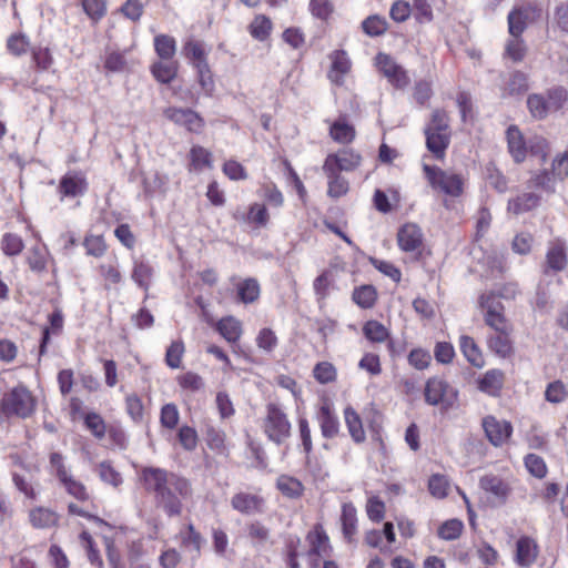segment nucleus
Listing matches in <instances>:
<instances>
[{
    "mask_svg": "<svg viewBox=\"0 0 568 568\" xmlns=\"http://www.w3.org/2000/svg\"><path fill=\"white\" fill-rule=\"evenodd\" d=\"M139 479L144 490L153 494L156 506L169 517L180 516L183 510L182 499L192 495L189 479L164 468L144 467Z\"/></svg>",
    "mask_w": 568,
    "mask_h": 568,
    "instance_id": "1",
    "label": "nucleus"
},
{
    "mask_svg": "<svg viewBox=\"0 0 568 568\" xmlns=\"http://www.w3.org/2000/svg\"><path fill=\"white\" fill-rule=\"evenodd\" d=\"M568 102V90L555 85L542 93H531L527 97V109L532 119L545 120L550 113L558 112Z\"/></svg>",
    "mask_w": 568,
    "mask_h": 568,
    "instance_id": "2",
    "label": "nucleus"
},
{
    "mask_svg": "<svg viewBox=\"0 0 568 568\" xmlns=\"http://www.w3.org/2000/svg\"><path fill=\"white\" fill-rule=\"evenodd\" d=\"M0 408L7 417L28 418L36 410V399L26 386L19 385L4 394Z\"/></svg>",
    "mask_w": 568,
    "mask_h": 568,
    "instance_id": "3",
    "label": "nucleus"
},
{
    "mask_svg": "<svg viewBox=\"0 0 568 568\" xmlns=\"http://www.w3.org/2000/svg\"><path fill=\"white\" fill-rule=\"evenodd\" d=\"M263 428L266 437L276 445L291 436V423L280 404L271 402L266 405Z\"/></svg>",
    "mask_w": 568,
    "mask_h": 568,
    "instance_id": "4",
    "label": "nucleus"
},
{
    "mask_svg": "<svg viewBox=\"0 0 568 568\" xmlns=\"http://www.w3.org/2000/svg\"><path fill=\"white\" fill-rule=\"evenodd\" d=\"M478 304L485 311L484 321L494 333L514 331L513 324L505 316V306L500 300H496V294L483 293L478 298Z\"/></svg>",
    "mask_w": 568,
    "mask_h": 568,
    "instance_id": "5",
    "label": "nucleus"
},
{
    "mask_svg": "<svg viewBox=\"0 0 568 568\" xmlns=\"http://www.w3.org/2000/svg\"><path fill=\"white\" fill-rule=\"evenodd\" d=\"M542 9L537 2L515 6L507 16L510 36H523L526 29L541 19Z\"/></svg>",
    "mask_w": 568,
    "mask_h": 568,
    "instance_id": "6",
    "label": "nucleus"
},
{
    "mask_svg": "<svg viewBox=\"0 0 568 568\" xmlns=\"http://www.w3.org/2000/svg\"><path fill=\"white\" fill-rule=\"evenodd\" d=\"M425 402L439 406L443 410L454 407L458 399V390L443 378L432 377L425 385Z\"/></svg>",
    "mask_w": 568,
    "mask_h": 568,
    "instance_id": "7",
    "label": "nucleus"
},
{
    "mask_svg": "<svg viewBox=\"0 0 568 568\" xmlns=\"http://www.w3.org/2000/svg\"><path fill=\"white\" fill-rule=\"evenodd\" d=\"M425 178L433 189H438L445 194L458 197L464 192V180L460 174H448L438 166L423 165Z\"/></svg>",
    "mask_w": 568,
    "mask_h": 568,
    "instance_id": "8",
    "label": "nucleus"
},
{
    "mask_svg": "<svg viewBox=\"0 0 568 568\" xmlns=\"http://www.w3.org/2000/svg\"><path fill=\"white\" fill-rule=\"evenodd\" d=\"M375 64L394 88L405 89L409 84L407 71L390 54L378 52L375 57Z\"/></svg>",
    "mask_w": 568,
    "mask_h": 568,
    "instance_id": "9",
    "label": "nucleus"
},
{
    "mask_svg": "<svg viewBox=\"0 0 568 568\" xmlns=\"http://www.w3.org/2000/svg\"><path fill=\"white\" fill-rule=\"evenodd\" d=\"M163 113L168 120L185 128L191 133L199 134L205 126V121L200 113L190 108L169 106Z\"/></svg>",
    "mask_w": 568,
    "mask_h": 568,
    "instance_id": "10",
    "label": "nucleus"
},
{
    "mask_svg": "<svg viewBox=\"0 0 568 568\" xmlns=\"http://www.w3.org/2000/svg\"><path fill=\"white\" fill-rule=\"evenodd\" d=\"M89 184L84 174L80 171H69L59 181L57 192L60 200L74 199L83 196L88 191Z\"/></svg>",
    "mask_w": 568,
    "mask_h": 568,
    "instance_id": "11",
    "label": "nucleus"
},
{
    "mask_svg": "<svg viewBox=\"0 0 568 568\" xmlns=\"http://www.w3.org/2000/svg\"><path fill=\"white\" fill-rule=\"evenodd\" d=\"M483 428L489 443L495 447L503 446L513 434V425L508 420H499L488 415L483 419Z\"/></svg>",
    "mask_w": 568,
    "mask_h": 568,
    "instance_id": "12",
    "label": "nucleus"
},
{
    "mask_svg": "<svg viewBox=\"0 0 568 568\" xmlns=\"http://www.w3.org/2000/svg\"><path fill=\"white\" fill-rule=\"evenodd\" d=\"M362 162V156L353 149H342L336 153H329L323 165H328L329 169H334L335 172L341 173L342 171L352 172L355 171Z\"/></svg>",
    "mask_w": 568,
    "mask_h": 568,
    "instance_id": "13",
    "label": "nucleus"
},
{
    "mask_svg": "<svg viewBox=\"0 0 568 568\" xmlns=\"http://www.w3.org/2000/svg\"><path fill=\"white\" fill-rule=\"evenodd\" d=\"M264 505L262 496L243 491L236 493L231 499L232 508L243 515L261 514Z\"/></svg>",
    "mask_w": 568,
    "mask_h": 568,
    "instance_id": "14",
    "label": "nucleus"
},
{
    "mask_svg": "<svg viewBox=\"0 0 568 568\" xmlns=\"http://www.w3.org/2000/svg\"><path fill=\"white\" fill-rule=\"evenodd\" d=\"M514 331L493 333L487 336V347L500 358H509L514 355V341L511 338Z\"/></svg>",
    "mask_w": 568,
    "mask_h": 568,
    "instance_id": "15",
    "label": "nucleus"
},
{
    "mask_svg": "<svg viewBox=\"0 0 568 568\" xmlns=\"http://www.w3.org/2000/svg\"><path fill=\"white\" fill-rule=\"evenodd\" d=\"M479 487L494 496L499 505H504L510 494L509 485L497 475H485L479 479Z\"/></svg>",
    "mask_w": 568,
    "mask_h": 568,
    "instance_id": "16",
    "label": "nucleus"
},
{
    "mask_svg": "<svg viewBox=\"0 0 568 568\" xmlns=\"http://www.w3.org/2000/svg\"><path fill=\"white\" fill-rule=\"evenodd\" d=\"M397 243L402 251L413 252L423 244V233L418 225L406 223L397 232Z\"/></svg>",
    "mask_w": 568,
    "mask_h": 568,
    "instance_id": "17",
    "label": "nucleus"
},
{
    "mask_svg": "<svg viewBox=\"0 0 568 568\" xmlns=\"http://www.w3.org/2000/svg\"><path fill=\"white\" fill-rule=\"evenodd\" d=\"M316 419L321 428V434L324 438L331 439L338 435L339 420L328 403H325L320 407L316 414Z\"/></svg>",
    "mask_w": 568,
    "mask_h": 568,
    "instance_id": "18",
    "label": "nucleus"
},
{
    "mask_svg": "<svg viewBox=\"0 0 568 568\" xmlns=\"http://www.w3.org/2000/svg\"><path fill=\"white\" fill-rule=\"evenodd\" d=\"M332 60L331 69L327 73L328 79L336 85L344 83V77L351 70L352 62L345 50H335L329 55Z\"/></svg>",
    "mask_w": 568,
    "mask_h": 568,
    "instance_id": "19",
    "label": "nucleus"
},
{
    "mask_svg": "<svg viewBox=\"0 0 568 568\" xmlns=\"http://www.w3.org/2000/svg\"><path fill=\"white\" fill-rule=\"evenodd\" d=\"M508 152L516 163H523L527 156V143L517 125L508 126L506 131Z\"/></svg>",
    "mask_w": 568,
    "mask_h": 568,
    "instance_id": "20",
    "label": "nucleus"
},
{
    "mask_svg": "<svg viewBox=\"0 0 568 568\" xmlns=\"http://www.w3.org/2000/svg\"><path fill=\"white\" fill-rule=\"evenodd\" d=\"M538 556V546L530 537L523 536L516 542L515 562L519 567L531 566Z\"/></svg>",
    "mask_w": 568,
    "mask_h": 568,
    "instance_id": "21",
    "label": "nucleus"
},
{
    "mask_svg": "<svg viewBox=\"0 0 568 568\" xmlns=\"http://www.w3.org/2000/svg\"><path fill=\"white\" fill-rule=\"evenodd\" d=\"M504 386V373L500 369H488L478 381L477 388L489 396L497 397Z\"/></svg>",
    "mask_w": 568,
    "mask_h": 568,
    "instance_id": "22",
    "label": "nucleus"
},
{
    "mask_svg": "<svg viewBox=\"0 0 568 568\" xmlns=\"http://www.w3.org/2000/svg\"><path fill=\"white\" fill-rule=\"evenodd\" d=\"M60 516L53 509L38 506L29 511V521L36 529H48L58 526Z\"/></svg>",
    "mask_w": 568,
    "mask_h": 568,
    "instance_id": "23",
    "label": "nucleus"
},
{
    "mask_svg": "<svg viewBox=\"0 0 568 568\" xmlns=\"http://www.w3.org/2000/svg\"><path fill=\"white\" fill-rule=\"evenodd\" d=\"M568 263L566 246L564 243H554L546 253L545 274L549 272L558 273L566 268Z\"/></svg>",
    "mask_w": 568,
    "mask_h": 568,
    "instance_id": "24",
    "label": "nucleus"
},
{
    "mask_svg": "<svg viewBox=\"0 0 568 568\" xmlns=\"http://www.w3.org/2000/svg\"><path fill=\"white\" fill-rule=\"evenodd\" d=\"M49 260H52V256L45 244L32 246L27 255V264L36 274H42L47 271Z\"/></svg>",
    "mask_w": 568,
    "mask_h": 568,
    "instance_id": "25",
    "label": "nucleus"
},
{
    "mask_svg": "<svg viewBox=\"0 0 568 568\" xmlns=\"http://www.w3.org/2000/svg\"><path fill=\"white\" fill-rule=\"evenodd\" d=\"M322 169L327 178V195L332 199L346 195L349 191L348 181L341 173L335 172L334 169H329L328 165H323Z\"/></svg>",
    "mask_w": 568,
    "mask_h": 568,
    "instance_id": "26",
    "label": "nucleus"
},
{
    "mask_svg": "<svg viewBox=\"0 0 568 568\" xmlns=\"http://www.w3.org/2000/svg\"><path fill=\"white\" fill-rule=\"evenodd\" d=\"M181 547L187 551H194L200 557L202 547L205 544L204 537L197 531L193 524H187L184 529L179 532Z\"/></svg>",
    "mask_w": 568,
    "mask_h": 568,
    "instance_id": "27",
    "label": "nucleus"
},
{
    "mask_svg": "<svg viewBox=\"0 0 568 568\" xmlns=\"http://www.w3.org/2000/svg\"><path fill=\"white\" fill-rule=\"evenodd\" d=\"M329 136L337 143L348 144L356 136L355 128L347 122V115L341 114L329 126Z\"/></svg>",
    "mask_w": 568,
    "mask_h": 568,
    "instance_id": "28",
    "label": "nucleus"
},
{
    "mask_svg": "<svg viewBox=\"0 0 568 568\" xmlns=\"http://www.w3.org/2000/svg\"><path fill=\"white\" fill-rule=\"evenodd\" d=\"M459 348L466 361L476 368L485 365V358L478 344L471 336L462 335L459 337Z\"/></svg>",
    "mask_w": 568,
    "mask_h": 568,
    "instance_id": "29",
    "label": "nucleus"
},
{
    "mask_svg": "<svg viewBox=\"0 0 568 568\" xmlns=\"http://www.w3.org/2000/svg\"><path fill=\"white\" fill-rule=\"evenodd\" d=\"M344 420L353 442L356 444L364 443L366 440V434L363 427L362 418L358 413L349 405L344 408Z\"/></svg>",
    "mask_w": 568,
    "mask_h": 568,
    "instance_id": "30",
    "label": "nucleus"
},
{
    "mask_svg": "<svg viewBox=\"0 0 568 568\" xmlns=\"http://www.w3.org/2000/svg\"><path fill=\"white\" fill-rule=\"evenodd\" d=\"M424 131L434 132L452 139L450 119L444 109H435L429 121L426 123Z\"/></svg>",
    "mask_w": 568,
    "mask_h": 568,
    "instance_id": "31",
    "label": "nucleus"
},
{
    "mask_svg": "<svg viewBox=\"0 0 568 568\" xmlns=\"http://www.w3.org/2000/svg\"><path fill=\"white\" fill-rule=\"evenodd\" d=\"M342 532L347 542L354 541V536L357 532V511L352 503H345L342 506Z\"/></svg>",
    "mask_w": 568,
    "mask_h": 568,
    "instance_id": "32",
    "label": "nucleus"
},
{
    "mask_svg": "<svg viewBox=\"0 0 568 568\" xmlns=\"http://www.w3.org/2000/svg\"><path fill=\"white\" fill-rule=\"evenodd\" d=\"M540 203V196L536 193H523L508 201L507 210L515 215L529 212Z\"/></svg>",
    "mask_w": 568,
    "mask_h": 568,
    "instance_id": "33",
    "label": "nucleus"
},
{
    "mask_svg": "<svg viewBox=\"0 0 568 568\" xmlns=\"http://www.w3.org/2000/svg\"><path fill=\"white\" fill-rule=\"evenodd\" d=\"M276 488L281 494L290 499H298L303 496L305 487L296 477L290 475H281L276 479Z\"/></svg>",
    "mask_w": 568,
    "mask_h": 568,
    "instance_id": "34",
    "label": "nucleus"
},
{
    "mask_svg": "<svg viewBox=\"0 0 568 568\" xmlns=\"http://www.w3.org/2000/svg\"><path fill=\"white\" fill-rule=\"evenodd\" d=\"M425 135V144L426 149L432 153V155L438 160L443 161L446 156V151L449 148L450 140L448 136H444L442 134H435L434 132L424 131Z\"/></svg>",
    "mask_w": 568,
    "mask_h": 568,
    "instance_id": "35",
    "label": "nucleus"
},
{
    "mask_svg": "<svg viewBox=\"0 0 568 568\" xmlns=\"http://www.w3.org/2000/svg\"><path fill=\"white\" fill-rule=\"evenodd\" d=\"M377 290L372 284L356 286L352 293V301L363 310L374 307L377 302Z\"/></svg>",
    "mask_w": 568,
    "mask_h": 568,
    "instance_id": "36",
    "label": "nucleus"
},
{
    "mask_svg": "<svg viewBox=\"0 0 568 568\" xmlns=\"http://www.w3.org/2000/svg\"><path fill=\"white\" fill-rule=\"evenodd\" d=\"M225 433L214 426L207 425L204 430V439L207 447L217 455L227 456L229 449L225 445Z\"/></svg>",
    "mask_w": 568,
    "mask_h": 568,
    "instance_id": "37",
    "label": "nucleus"
},
{
    "mask_svg": "<svg viewBox=\"0 0 568 568\" xmlns=\"http://www.w3.org/2000/svg\"><path fill=\"white\" fill-rule=\"evenodd\" d=\"M306 539L311 545V548L307 551L308 558L320 557L322 554L326 555L327 549H331L328 536L322 527L316 528L314 531H310Z\"/></svg>",
    "mask_w": 568,
    "mask_h": 568,
    "instance_id": "38",
    "label": "nucleus"
},
{
    "mask_svg": "<svg viewBox=\"0 0 568 568\" xmlns=\"http://www.w3.org/2000/svg\"><path fill=\"white\" fill-rule=\"evenodd\" d=\"M150 71L158 82L169 84L178 75V62L156 61L150 67Z\"/></svg>",
    "mask_w": 568,
    "mask_h": 568,
    "instance_id": "39",
    "label": "nucleus"
},
{
    "mask_svg": "<svg viewBox=\"0 0 568 568\" xmlns=\"http://www.w3.org/2000/svg\"><path fill=\"white\" fill-rule=\"evenodd\" d=\"M216 331L229 342L236 343L242 335L241 323L233 316L221 318L216 324Z\"/></svg>",
    "mask_w": 568,
    "mask_h": 568,
    "instance_id": "40",
    "label": "nucleus"
},
{
    "mask_svg": "<svg viewBox=\"0 0 568 568\" xmlns=\"http://www.w3.org/2000/svg\"><path fill=\"white\" fill-rule=\"evenodd\" d=\"M182 52L192 67L207 62V53L204 50L203 43L199 40H187L183 45Z\"/></svg>",
    "mask_w": 568,
    "mask_h": 568,
    "instance_id": "41",
    "label": "nucleus"
},
{
    "mask_svg": "<svg viewBox=\"0 0 568 568\" xmlns=\"http://www.w3.org/2000/svg\"><path fill=\"white\" fill-rule=\"evenodd\" d=\"M261 294L260 284L255 278H245L237 285L239 301L244 304H251L258 300Z\"/></svg>",
    "mask_w": 568,
    "mask_h": 568,
    "instance_id": "42",
    "label": "nucleus"
},
{
    "mask_svg": "<svg viewBox=\"0 0 568 568\" xmlns=\"http://www.w3.org/2000/svg\"><path fill=\"white\" fill-rule=\"evenodd\" d=\"M527 54V45L523 36H511L505 44L504 55L510 59L513 62H521Z\"/></svg>",
    "mask_w": 568,
    "mask_h": 568,
    "instance_id": "43",
    "label": "nucleus"
},
{
    "mask_svg": "<svg viewBox=\"0 0 568 568\" xmlns=\"http://www.w3.org/2000/svg\"><path fill=\"white\" fill-rule=\"evenodd\" d=\"M361 27L366 36L376 38L383 36L387 31L388 23L384 17L372 14L362 21Z\"/></svg>",
    "mask_w": 568,
    "mask_h": 568,
    "instance_id": "44",
    "label": "nucleus"
},
{
    "mask_svg": "<svg viewBox=\"0 0 568 568\" xmlns=\"http://www.w3.org/2000/svg\"><path fill=\"white\" fill-rule=\"evenodd\" d=\"M154 50L161 60H171L176 52V41L168 34L154 37Z\"/></svg>",
    "mask_w": 568,
    "mask_h": 568,
    "instance_id": "45",
    "label": "nucleus"
},
{
    "mask_svg": "<svg viewBox=\"0 0 568 568\" xmlns=\"http://www.w3.org/2000/svg\"><path fill=\"white\" fill-rule=\"evenodd\" d=\"M31 59L37 71L43 72L49 70L53 62V55L49 48L34 45L30 48Z\"/></svg>",
    "mask_w": 568,
    "mask_h": 568,
    "instance_id": "46",
    "label": "nucleus"
},
{
    "mask_svg": "<svg viewBox=\"0 0 568 568\" xmlns=\"http://www.w3.org/2000/svg\"><path fill=\"white\" fill-rule=\"evenodd\" d=\"M196 71V80L206 97H212L215 91L213 72L209 62L193 67Z\"/></svg>",
    "mask_w": 568,
    "mask_h": 568,
    "instance_id": "47",
    "label": "nucleus"
},
{
    "mask_svg": "<svg viewBox=\"0 0 568 568\" xmlns=\"http://www.w3.org/2000/svg\"><path fill=\"white\" fill-rule=\"evenodd\" d=\"M250 34L258 40L265 41L272 31V21L264 14L256 16L248 26Z\"/></svg>",
    "mask_w": 568,
    "mask_h": 568,
    "instance_id": "48",
    "label": "nucleus"
},
{
    "mask_svg": "<svg viewBox=\"0 0 568 568\" xmlns=\"http://www.w3.org/2000/svg\"><path fill=\"white\" fill-rule=\"evenodd\" d=\"M363 334L372 343H382L389 337L388 329L375 320H369L364 324Z\"/></svg>",
    "mask_w": 568,
    "mask_h": 568,
    "instance_id": "49",
    "label": "nucleus"
},
{
    "mask_svg": "<svg viewBox=\"0 0 568 568\" xmlns=\"http://www.w3.org/2000/svg\"><path fill=\"white\" fill-rule=\"evenodd\" d=\"M166 183L168 178L160 174L158 171L153 172L151 175H143L142 186L145 196L151 197L155 193L163 191Z\"/></svg>",
    "mask_w": 568,
    "mask_h": 568,
    "instance_id": "50",
    "label": "nucleus"
},
{
    "mask_svg": "<svg viewBox=\"0 0 568 568\" xmlns=\"http://www.w3.org/2000/svg\"><path fill=\"white\" fill-rule=\"evenodd\" d=\"M24 248L22 237L16 233H4L1 239V251L6 256H17Z\"/></svg>",
    "mask_w": 568,
    "mask_h": 568,
    "instance_id": "51",
    "label": "nucleus"
},
{
    "mask_svg": "<svg viewBox=\"0 0 568 568\" xmlns=\"http://www.w3.org/2000/svg\"><path fill=\"white\" fill-rule=\"evenodd\" d=\"M191 165L195 171L212 166V153L201 145H193L190 150Z\"/></svg>",
    "mask_w": 568,
    "mask_h": 568,
    "instance_id": "52",
    "label": "nucleus"
},
{
    "mask_svg": "<svg viewBox=\"0 0 568 568\" xmlns=\"http://www.w3.org/2000/svg\"><path fill=\"white\" fill-rule=\"evenodd\" d=\"M242 220L248 223H253L257 227H264L268 223L270 215L265 205L253 203L250 205L246 215L242 216Z\"/></svg>",
    "mask_w": 568,
    "mask_h": 568,
    "instance_id": "53",
    "label": "nucleus"
},
{
    "mask_svg": "<svg viewBox=\"0 0 568 568\" xmlns=\"http://www.w3.org/2000/svg\"><path fill=\"white\" fill-rule=\"evenodd\" d=\"M464 529V524L460 519L453 518L444 521L437 531V535L443 540H456L460 537Z\"/></svg>",
    "mask_w": 568,
    "mask_h": 568,
    "instance_id": "54",
    "label": "nucleus"
},
{
    "mask_svg": "<svg viewBox=\"0 0 568 568\" xmlns=\"http://www.w3.org/2000/svg\"><path fill=\"white\" fill-rule=\"evenodd\" d=\"M247 448L254 458L252 466L260 470H265L268 466L266 453L261 443L254 440L250 435L246 436Z\"/></svg>",
    "mask_w": 568,
    "mask_h": 568,
    "instance_id": "55",
    "label": "nucleus"
},
{
    "mask_svg": "<svg viewBox=\"0 0 568 568\" xmlns=\"http://www.w3.org/2000/svg\"><path fill=\"white\" fill-rule=\"evenodd\" d=\"M7 50L14 57H21L30 49V40L24 33H13L7 39Z\"/></svg>",
    "mask_w": 568,
    "mask_h": 568,
    "instance_id": "56",
    "label": "nucleus"
},
{
    "mask_svg": "<svg viewBox=\"0 0 568 568\" xmlns=\"http://www.w3.org/2000/svg\"><path fill=\"white\" fill-rule=\"evenodd\" d=\"M153 275V268L145 262H135L132 271V280L145 291L149 290L151 278Z\"/></svg>",
    "mask_w": 568,
    "mask_h": 568,
    "instance_id": "57",
    "label": "nucleus"
},
{
    "mask_svg": "<svg viewBox=\"0 0 568 568\" xmlns=\"http://www.w3.org/2000/svg\"><path fill=\"white\" fill-rule=\"evenodd\" d=\"M529 89L528 77L521 71H515L505 88L508 95H519Z\"/></svg>",
    "mask_w": 568,
    "mask_h": 568,
    "instance_id": "58",
    "label": "nucleus"
},
{
    "mask_svg": "<svg viewBox=\"0 0 568 568\" xmlns=\"http://www.w3.org/2000/svg\"><path fill=\"white\" fill-rule=\"evenodd\" d=\"M313 376L320 384H329L336 381L337 371L331 362H320L313 368Z\"/></svg>",
    "mask_w": 568,
    "mask_h": 568,
    "instance_id": "59",
    "label": "nucleus"
},
{
    "mask_svg": "<svg viewBox=\"0 0 568 568\" xmlns=\"http://www.w3.org/2000/svg\"><path fill=\"white\" fill-rule=\"evenodd\" d=\"M85 253L90 256L102 257L106 252V243L103 235L88 234L83 240Z\"/></svg>",
    "mask_w": 568,
    "mask_h": 568,
    "instance_id": "60",
    "label": "nucleus"
},
{
    "mask_svg": "<svg viewBox=\"0 0 568 568\" xmlns=\"http://www.w3.org/2000/svg\"><path fill=\"white\" fill-rule=\"evenodd\" d=\"M429 494L438 499L447 497L449 490V480L445 475L434 474L428 479Z\"/></svg>",
    "mask_w": 568,
    "mask_h": 568,
    "instance_id": "61",
    "label": "nucleus"
},
{
    "mask_svg": "<svg viewBox=\"0 0 568 568\" xmlns=\"http://www.w3.org/2000/svg\"><path fill=\"white\" fill-rule=\"evenodd\" d=\"M555 176L557 175L552 169L551 171L544 169L536 172L531 176L530 182L535 187L552 193L555 192Z\"/></svg>",
    "mask_w": 568,
    "mask_h": 568,
    "instance_id": "62",
    "label": "nucleus"
},
{
    "mask_svg": "<svg viewBox=\"0 0 568 568\" xmlns=\"http://www.w3.org/2000/svg\"><path fill=\"white\" fill-rule=\"evenodd\" d=\"M332 272L323 271L313 282V290L318 302L325 301L329 295V287L333 283Z\"/></svg>",
    "mask_w": 568,
    "mask_h": 568,
    "instance_id": "63",
    "label": "nucleus"
},
{
    "mask_svg": "<svg viewBox=\"0 0 568 568\" xmlns=\"http://www.w3.org/2000/svg\"><path fill=\"white\" fill-rule=\"evenodd\" d=\"M549 150V142L540 135L530 138L527 143V153L529 152L532 156L539 158L542 163L546 162Z\"/></svg>",
    "mask_w": 568,
    "mask_h": 568,
    "instance_id": "64",
    "label": "nucleus"
}]
</instances>
